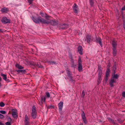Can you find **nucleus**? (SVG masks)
I'll return each mask as SVG.
<instances>
[{
    "label": "nucleus",
    "instance_id": "7c9ffc66",
    "mask_svg": "<svg viewBox=\"0 0 125 125\" xmlns=\"http://www.w3.org/2000/svg\"><path fill=\"white\" fill-rule=\"evenodd\" d=\"M85 95V92L84 90H83L82 92V96L83 97H84Z\"/></svg>",
    "mask_w": 125,
    "mask_h": 125
},
{
    "label": "nucleus",
    "instance_id": "cd10ccee",
    "mask_svg": "<svg viewBox=\"0 0 125 125\" xmlns=\"http://www.w3.org/2000/svg\"><path fill=\"white\" fill-rule=\"evenodd\" d=\"M5 105L2 102H1L0 103V106L1 107H3Z\"/></svg>",
    "mask_w": 125,
    "mask_h": 125
},
{
    "label": "nucleus",
    "instance_id": "5701e85b",
    "mask_svg": "<svg viewBox=\"0 0 125 125\" xmlns=\"http://www.w3.org/2000/svg\"><path fill=\"white\" fill-rule=\"evenodd\" d=\"M112 44L113 48H115V47H116V44L115 42L114 41H113L112 43Z\"/></svg>",
    "mask_w": 125,
    "mask_h": 125
},
{
    "label": "nucleus",
    "instance_id": "1a4fd4ad",
    "mask_svg": "<svg viewBox=\"0 0 125 125\" xmlns=\"http://www.w3.org/2000/svg\"><path fill=\"white\" fill-rule=\"evenodd\" d=\"M2 22L4 23H10V21L6 17H4L2 18Z\"/></svg>",
    "mask_w": 125,
    "mask_h": 125
},
{
    "label": "nucleus",
    "instance_id": "a19ab883",
    "mask_svg": "<svg viewBox=\"0 0 125 125\" xmlns=\"http://www.w3.org/2000/svg\"><path fill=\"white\" fill-rule=\"evenodd\" d=\"M50 63L51 64H55V62H50Z\"/></svg>",
    "mask_w": 125,
    "mask_h": 125
},
{
    "label": "nucleus",
    "instance_id": "bb28decb",
    "mask_svg": "<svg viewBox=\"0 0 125 125\" xmlns=\"http://www.w3.org/2000/svg\"><path fill=\"white\" fill-rule=\"evenodd\" d=\"M78 64H82V60L80 58H79L78 59Z\"/></svg>",
    "mask_w": 125,
    "mask_h": 125
},
{
    "label": "nucleus",
    "instance_id": "f03ea898",
    "mask_svg": "<svg viewBox=\"0 0 125 125\" xmlns=\"http://www.w3.org/2000/svg\"><path fill=\"white\" fill-rule=\"evenodd\" d=\"M115 73L112 74V78L109 81V84L111 87L114 86L113 83H116V80L118 79V75L117 74H115Z\"/></svg>",
    "mask_w": 125,
    "mask_h": 125
},
{
    "label": "nucleus",
    "instance_id": "c85d7f7f",
    "mask_svg": "<svg viewBox=\"0 0 125 125\" xmlns=\"http://www.w3.org/2000/svg\"><path fill=\"white\" fill-rule=\"evenodd\" d=\"M46 95L48 98H49L50 96V94L49 92H46Z\"/></svg>",
    "mask_w": 125,
    "mask_h": 125
},
{
    "label": "nucleus",
    "instance_id": "de8ad7c7",
    "mask_svg": "<svg viewBox=\"0 0 125 125\" xmlns=\"http://www.w3.org/2000/svg\"><path fill=\"white\" fill-rule=\"evenodd\" d=\"M111 122H113V120H111Z\"/></svg>",
    "mask_w": 125,
    "mask_h": 125
},
{
    "label": "nucleus",
    "instance_id": "aec40b11",
    "mask_svg": "<svg viewBox=\"0 0 125 125\" xmlns=\"http://www.w3.org/2000/svg\"><path fill=\"white\" fill-rule=\"evenodd\" d=\"M102 80V78L101 77L98 76V79L97 80V82H98V84H100L101 81Z\"/></svg>",
    "mask_w": 125,
    "mask_h": 125
},
{
    "label": "nucleus",
    "instance_id": "e433bc0d",
    "mask_svg": "<svg viewBox=\"0 0 125 125\" xmlns=\"http://www.w3.org/2000/svg\"><path fill=\"white\" fill-rule=\"evenodd\" d=\"M110 72V70L109 69L107 68V70L106 71V73H109Z\"/></svg>",
    "mask_w": 125,
    "mask_h": 125
},
{
    "label": "nucleus",
    "instance_id": "9b49d317",
    "mask_svg": "<svg viewBox=\"0 0 125 125\" xmlns=\"http://www.w3.org/2000/svg\"><path fill=\"white\" fill-rule=\"evenodd\" d=\"M68 25L66 24H63L61 25L60 26V29H64L67 28L68 27Z\"/></svg>",
    "mask_w": 125,
    "mask_h": 125
},
{
    "label": "nucleus",
    "instance_id": "a211bd4d",
    "mask_svg": "<svg viewBox=\"0 0 125 125\" xmlns=\"http://www.w3.org/2000/svg\"><path fill=\"white\" fill-rule=\"evenodd\" d=\"M15 66L19 69H21L24 68L23 67L18 64H16L15 65Z\"/></svg>",
    "mask_w": 125,
    "mask_h": 125
},
{
    "label": "nucleus",
    "instance_id": "c756f323",
    "mask_svg": "<svg viewBox=\"0 0 125 125\" xmlns=\"http://www.w3.org/2000/svg\"><path fill=\"white\" fill-rule=\"evenodd\" d=\"M0 112L2 114H5L6 113L5 111L3 110H1L0 111Z\"/></svg>",
    "mask_w": 125,
    "mask_h": 125
},
{
    "label": "nucleus",
    "instance_id": "f704fd0d",
    "mask_svg": "<svg viewBox=\"0 0 125 125\" xmlns=\"http://www.w3.org/2000/svg\"><path fill=\"white\" fill-rule=\"evenodd\" d=\"M108 77H105V82L106 83L107 82V81L108 80Z\"/></svg>",
    "mask_w": 125,
    "mask_h": 125
},
{
    "label": "nucleus",
    "instance_id": "9d476101",
    "mask_svg": "<svg viewBox=\"0 0 125 125\" xmlns=\"http://www.w3.org/2000/svg\"><path fill=\"white\" fill-rule=\"evenodd\" d=\"M78 6L75 3H74L73 7V9L75 13H77V10Z\"/></svg>",
    "mask_w": 125,
    "mask_h": 125
},
{
    "label": "nucleus",
    "instance_id": "79ce46f5",
    "mask_svg": "<svg viewBox=\"0 0 125 125\" xmlns=\"http://www.w3.org/2000/svg\"><path fill=\"white\" fill-rule=\"evenodd\" d=\"M113 68L115 69H116V66L115 64H114V65Z\"/></svg>",
    "mask_w": 125,
    "mask_h": 125
},
{
    "label": "nucleus",
    "instance_id": "412c9836",
    "mask_svg": "<svg viewBox=\"0 0 125 125\" xmlns=\"http://www.w3.org/2000/svg\"><path fill=\"white\" fill-rule=\"evenodd\" d=\"M113 55L114 56H115L116 55V53L117 52V51L116 49V48H113Z\"/></svg>",
    "mask_w": 125,
    "mask_h": 125
},
{
    "label": "nucleus",
    "instance_id": "7ed1b4c3",
    "mask_svg": "<svg viewBox=\"0 0 125 125\" xmlns=\"http://www.w3.org/2000/svg\"><path fill=\"white\" fill-rule=\"evenodd\" d=\"M36 111L35 107L33 106L32 107L31 116L33 119H35L36 116Z\"/></svg>",
    "mask_w": 125,
    "mask_h": 125
},
{
    "label": "nucleus",
    "instance_id": "f3484780",
    "mask_svg": "<svg viewBox=\"0 0 125 125\" xmlns=\"http://www.w3.org/2000/svg\"><path fill=\"white\" fill-rule=\"evenodd\" d=\"M0 75L1 76L3 77V79L4 80L6 81H8V79H7L6 75V74L1 73Z\"/></svg>",
    "mask_w": 125,
    "mask_h": 125
},
{
    "label": "nucleus",
    "instance_id": "09e8293b",
    "mask_svg": "<svg viewBox=\"0 0 125 125\" xmlns=\"http://www.w3.org/2000/svg\"><path fill=\"white\" fill-rule=\"evenodd\" d=\"M124 28H125V27H124Z\"/></svg>",
    "mask_w": 125,
    "mask_h": 125
},
{
    "label": "nucleus",
    "instance_id": "473e14b6",
    "mask_svg": "<svg viewBox=\"0 0 125 125\" xmlns=\"http://www.w3.org/2000/svg\"><path fill=\"white\" fill-rule=\"evenodd\" d=\"M4 117V116L3 115L0 114V118H3Z\"/></svg>",
    "mask_w": 125,
    "mask_h": 125
},
{
    "label": "nucleus",
    "instance_id": "f8f14e48",
    "mask_svg": "<svg viewBox=\"0 0 125 125\" xmlns=\"http://www.w3.org/2000/svg\"><path fill=\"white\" fill-rule=\"evenodd\" d=\"M78 51L79 53L81 54L82 55L83 54V50L82 49V47L81 46H79L78 48Z\"/></svg>",
    "mask_w": 125,
    "mask_h": 125
},
{
    "label": "nucleus",
    "instance_id": "8fccbe9b",
    "mask_svg": "<svg viewBox=\"0 0 125 125\" xmlns=\"http://www.w3.org/2000/svg\"><path fill=\"white\" fill-rule=\"evenodd\" d=\"M38 66V67H40V66Z\"/></svg>",
    "mask_w": 125,
    "mask_h": 125
},
{
    "label": "nucleus",
    "instance_id": "ea45409f",
    "mask_svg": "<svg viewBox=\"0 0 125 125\" xmlns=\"http://www.w3.org/2000/svg\"><path fill=\"white\" fill-rule=\"evenodd\" d=\"M122 10H125V5L122 7Z\"/></svg>",
    "mask_w": 125,
    "mask_h": 125
},
{
    "label": "nucleus",
    "instance_id": "4468645a",
    "mask_svg": "<svg viewBox=\"0 0 125 125\" xmlns=\"http://www.w3.org/2000/svg\"><path fill=\"white\" fill-rule=\"evenodd\" d=\"M67 73L68 75V77H69L70 79V80L71 82H73V78L71 76V74L70 73L69 71H67Z\"/></svg>",
    "mask_w": 125,
    "mask_h": 125
},
{
    "label": "nucleus",
    "instance_id": "a878e982",
    "mask_svg": "<svg viewBox=\"0 0 125 125\" xmlns=\"http://www.w3.org/2000/svg\"><path fill=\"white\" fill-rule=\"evenodd\" d=\"M45 99L46 98L45 97H42L41 98V101L42 102V101L44 102H45Z\"/></svg>",
    "mask_w": 125,
    "mask_h": 125
},
{
    "label": "nucleus",
    "instance_id": "b1692460",
    "mask_svg": "<svg viewBox=\"0 0 125 125\" xmlns=\"http://www.w3.org/2000/svg\"><path fill=\"white\" fill-rule=\"evenodd\" d=\"M94 0H89V1L90 4L91 6H92L94 4Z\"/></svg>",
    "mask_w": 125,
    "mask_h": 125
},
{
    "label": "nucleus",
    "instance_id": "4be33fe9",
    "mask_svg": "<svg viewBox=\"0 0 125 125\" xmlns=\"http://www.w3.org/2000/svg\"><path fill=\"white\" fill-rule=\"evenodd\" d=\"M16 71L18 73L20 72L25 73V70H16Z\"/></svg>",
    "mask_w": 125,
    "mask_h": 125
},
{
    "label": "nucleus",
    "instance_id": "0eeeda50",
    "mask_svg": "<svg viewBox=\"0 0 125 125\" xmlns=\"http://www.w3.org/2000/svg\"><path fill=\"white\" fill-rule=\"evenodd\" d=\"M63 103L62 102H60L58 104L59 110V112H61L62 111L63 107Z\"/></svg>",
    "mask_w": 125,
    "mask_h": 125
},
{
    "label": "nucleus",
    "instance_id": "ddd939ff",
    "mask_svg": "<svg viewBox=\"0 0 125 125\" xmlns=\"http://www.w3.org/2000/svg\"><path fill=\"white\" fill-rule=\"evenodd\" d=\"M9 11V9L8 8L4 7L2 9L1 11L3 13H6Z\"/></svg>",
    "mask_w": 125,
    "mask_h": 125
},
{
    "label": "nucleus",
    "instance_id": "423d86ee",
    "mask_svg": "<svg viewBox=\"0 0 125 125\" xmlns=\"http://www.w3.org/2000/svg\"><path fill=\"white\" fill-rule=\"evenodd\" d=\"M81 115L84 123L85 124H86L87 121L86 118L85 114L83 111H82Z\"/></svg>",
    "mask_w": 125,
    "mask_h": 125
},
{
    "label": "nucleus",
    "instance_id": "dca6fc26",
    "mask_svg": "<svg viewBox=\"0 0 125 125\" xmlns=\"http://www.w3.org/2000/svg\"><path fill=\"white\" fill-rule=\"evenodd\" d=\"M96 42L99 43L101 47H102L101 39L100 38H98L96 39Z\"/></svg>",
    "mask_w": 125,
    "mask_h": 125
},
{
    "label": "nucleus",
    "instance_id": "4c0bfd02",
    "mask_svg": "<svg viewBox=\"0 0 125 125\" xmlns=\"http://www.w3.org/2000/svg\"><path fill=\"white\" fill-rule=\"evenodd\" d=\"M122 96L124 97H125V92H124L122 93Z\"/></svg>",
    "mask_w": 125,
    "mask_h": 125
},
{
    "label": "nucleus",
    "instance_id": "f257e3e1",
    "mask_svg": "<svg viewBox=\"0 0 125 125\" xmlns=\"http://www.w3.org/2000/svg\"><path fill=\"white\" fill-rule=\"evenodd\" d=\"M32 19L34 22L36 23L41 22L46 24H48L50 23L53 26L56 25L58 23V22L54 21L51 20L50 21L48 20H45L41 17H38L37 18L33 17Z\"/></svg>",
    "mask_w": 125,
    "mask_h": 125
},
{
    "label": "nucleus",
    "instance_id": "37998d69",
    "mask_svg": "<svg viewBox=\"0 0 125 125\" xmlns=\"http://www.w3.org/2000/svg\"><path fill=\"white\" fill-rule=\"evenodd\" d=\"M0 125H4V124L2 123L1 122H0Z\"/></svg>",
    "mask_w": 125,
    "mask_h": 125
},
{
    "label": "nucleus",
    "instance_id": "39448f33",
    "mask_svg": "<svg viewBox=\"0 0 125 125\" xmlns=\"http://www.w3.org/2000/svg\"><path fill=\"white\" fill-rule=\"evenodd\" d=\"M12 115L13 118H15L18 117L17 111L16 110L13 109L12 110Z\"/></svg>",
    "mask_w": 125,
    "mask_h": 125
},
{
    "label": "nucleus",
    "instance_id": "6e6552de",
    "mask_svg": "<svg viewBox=\"0 0 125 125\" xmlns=\"http://www.w3.org/2000/svg\"><path fill=\"white\" fill-rule=\"evenodd\" d=\"M24 125H30L29 119L27 115H25V118Z\"/></svg>",
    "mask_w": 125,
    "mask_h": 125
},
{
    "label": "nucleus",
    "instance_id": "6ab92c4d",
    "mask_svg": "<svg viewBox=\"0 0 125 125\" xmlns=\"http://www.w3.org/2000/svg\"><path fill=\"white\" fill-rule=\"evenodd\" d=\"M41 14V15L43 17H45L47 19H48V18L50 16L49 15H48L46 14H45V16H44V14H43V13L41 12L40 13Z\"/></svg>",
    "mask_w": 125,
    "mask_h": 125
},
{
    "label": "nucleus",
    "instance_id": "72a5a7b5",
    "mask_svg": "<svg viewBox=\"0 0 125 125\" xmlns=\"http://www.w3.org/2000/svg\"><path fill=\"white\" fill-rule=\"evenodd\" d=\"M8 121H9L8 122H11V120L10 118V117H8Z\"/></svg>",
    "mask_w": 125,
    "mask_h": 125
},
{
    "label": "nucleus",
    "instance_id": "a18cd8bd",
    "mask_svg": "<svg viewBox=\"0 0 125 125\" xmlns=\"http://www.w3.org/2000/svg\"><path fill=\"white\" fill-rule=\"evenodd\" d=\"M0 32H2V30L1 29H0Z\"/></svg>",
    "mask_w": 125,
    "mask_h": 125
},
{
    "label": "nucleus",
    "instance_id": "2eb2a0df",
    "mask_svg": "<svg viewBox=\"0 0 125 125\" xmlns=\"http://www.w3.org/2000/svg\"><path fill=\"white\" fill-rule=\"evenodd\" d=\"M78 68L79 72L82 71H83V68L82 64H78Z\"/></svg>",
    "mask_w": 125,
    "mask_h": 125
},
{
    "label": "nucleus",
    "instance_id": "c9c22d12",
    "mask_svg": "<svg viewBox=\"0 0 125 125\" xmlns=\"http://www.w3.org/2000/svg\"><path fill=\"white\" fill-rule=\"evenodd\" d=\"M33 0H28V2L30 3V4H31Z\"/></svg>",
    "mask_w": 125,
    "mask_h": 125
},
{
    "label": "nucleus",
    "instance_id": "58836bf2",
    "mask_svg": "<svg viewBox=\"0 0 125 125\" xmlns=\"http://www.w3.org/2000/svg\"><path fill=\"white\" fill-rule=\"evenodd\" d=\"M109 73H106L105 77H108L109 75Z\"/></svg>",
    "mask_w": 125,
    "mask_h": 125
},
{
    "label": "nucleus",
    "instance_id": "393cba45",
    "mask_svg": "<svg viewBox=\"0 0 125 125\" xmlns=\"http://www.w3.org/2000/svg\"><path fill=\"white\" fill-rule=\"evenodd\" d=\"M98 76L101 77L102 73V71L101 70H99L98 71Z\"/></svg>",
    "mask_w": 125,
    "mask_h": 125
},
{
    "label": "nucleus",
    "instance_id": "20e7f679",
    "mask_svg": "<svg viewBox=\"0 0 125 125\" xmlns=\"http://www.w3.org/2000/svg\"><path fill=\"white\" fill-rule=\"evenodd\" d=\"M91 37L90 36L87 35L86 36V37L83 40L85 42L89 43L91 40Z\"/></svg>",
    "mask_w": 125,
    "mask_h": 125
},
{
    "label": "nucleus",
    "instance_id": "2f4dec72",
    "mask_svg": "<svg viewBox=\"0 0 125 125\" xmlns=\"http://www.w3.org/2000/svg\"><path fill=\"white\" fill-rule=\"evenodd\" d=\"M6 125H11L10 122H7L5 123Z\"/></svg>",
    "mask_w": 125,
    "mask_h": 125
},
{
    "label": "nucleus",
    "instance_id": "49530a36",
    "mask_svg": "<svg viewBox=\"0 0 125 125\" xmlns=\"http://www.w3.org/2000/svg\"><path fill=\"white\" fill-rule=\"evenodd\" d=\"M1 83L0 82V86H1Z\"/></svg>",
    "mask_w": 125,
    "mask_h": 125
},
{
    "label": "nucleus",
    "instance_id": "c03bdc74",
    "mask_svg": "<svg viewBox=\"0 0 125 125\" xmlns=\"http://www.w3.org/2000/svg\"><path fill=\"white\" fill-rule=\"evenodd\" d=\"M1 80H2V79L0 77V81H1Z\"/></svg>",
    "mask_w": 125,
    "mask_h": 125
}]
</instances>
